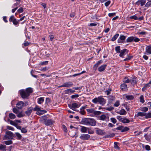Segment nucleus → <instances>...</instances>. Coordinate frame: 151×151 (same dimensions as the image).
<instances>
[{"label": "nucleus", "instance_id": "f257e3e1", "mask_svg": "<svg viewBox=\"0 0 151 151\" xmlns=\"http://www.w3.org/2000/svg\"><path fill=\"white\" fill-rule=\"evenodd\" d=\"M33 92L32 89L31 88H27L25 90L22 89L20 91V95L23 99H27L30 94Z\"/></svg>", "mask_w": 151, "mask_h": 151}, {"label": "nucleus", "instance_id": "f03ea898", "mask_svg": "<svg viewBox=\"0 0 151 151\" xmlns=\"http://www.w3.org/2000/svg\"><path fill=\"white\" fill-rule=\"evenodd\" d=\"M92 102L94 104L99 103L104 106L106 102V100L103 98L102 96H100L92 99Z\"/></svg>", "mask_w": 151, "mask_h": 151}, {"label": "nucleus", "instance_id": "7ed1b4c3", "mask_svg": "<svg viewBox=\"0 0 151 151\" xmlns=\"http://www.w3.org/2000/svg\"><path fill=\"white\" fill-rule=\"evenodd\" d=\"M40 120L43 122L45 125L47 126L52 125L53 123L52 119H47L46 116H42Z\"/></svg>", "mask_w": 151, "mask_h": 151}, {"label": "nucleus", "instance_id": "20e7f679", "mask_svg": "<svg viewBox=\"0 0 151 151\" xmlns=\"http://www.w3.org/2000/svg\"><path fill=\"white\" fill-rule=\"evenodd\" d=\"M13 133L11 131H8L6 132V134L4 135L3 139H13Z\"/></svg>", "mask_w": 151, "mask_h": 151}, {"label": "nucleus", "instance_id": "39448f33", "mask_svg": "<svg viewBox=\"0 0 151 151\" xmlns=\"http://www.w3.org/2000/svg\"><path fill=\"white\" fill-rule=\"evenodd\" d=\"M140 41V39L136 36H130L128 37L126 39L127 42H138Z\"/></svg>", "mask_w": 151, "mask_h": 151}, {"label": "nucleus", "instance_id": "423d86ee", "mask_svg": "<svg viewBox=\"0 0 151 151\" xmlns=\"http://www.w3.org/2000/svg\"><path fill=\"white\" fill-rule=\"evenodd\" d=\"M116 118L119 122L123 123H128L130 122V120L125 117H122L120 116H117Z\"/></svg>", "mask_w": 151, "mask_h": 151}, {"label": "nucleus", "instance_id": "0eeeda50", "mask_svg": "<svg viewBox=\"0 0 151 151\" xmlns=\"http://www.w3.org/2000/svg\"><path fill=\"white\" fill-rule=\"evenodd\" d=\"M91 137V136L88 134H83L81 135L79 138L82 140H88Z\"/></svg>", "mask_w": 151, "mask_h": 151}, {"label": "nucleus", "instance_id": "6e6552de", "mask_svg": "<svg viewBox=\"0 0 151 151\" xmlns=\"http://www.w3.org/2000/svg\"><path fill=\"white\" fill-rule=\"evenodd\" d=\"M116 129L120 130L122 132H124L128 131L129 129L127 127H124L123 126H121L117 127Z\"/></svg>", "mask_w": 151, "mask_h": 151}, {"label": "nucleus", "instance_id": "1a4fd4ad", "mask_svg": "<svg viewBox=\"0 0 151 151\" xmlns=\"http://www.w3.org/2000/svg\"><path fill=\"white\" fill-rule=\"evenodd\" d=\"M73 84L71 82H68L64 83L63 85L60 86L59 87H66L69 88L73 86Z\"/></svg>", "mask_w": 151, "mask_h": 151}, {"label": "nucleus", "instance_id": "9d476101", "mask_svg": "<svg viewBox=\"0 0 151 151\" xmlns=\"http://www.w3.org/2000/svg\"><path fill=\"white\" fill-rule=\"evenodd\" d=\"M69 107L73 110H75L76 108H78L80 106V105L78 104V103H73L71 105H69Z\"/></svg>", "mask_w": 151, "mask_h": 151}, {"label": "nucleus", "instance_id": "9b49d317", "mask_svg": "<svg viewBox=\"0 0 151 151\" xmlns=\"http://www.w3.org/2000/svg\"><path fill=\"white\" fill-rule=\"evenodd\" d=\"M88 125L94 126L96 124V121L93 118H89Z\"/></svg>", "mask_w": 151, "mask_h": 151}, {"label": "nucleus", "instance_id": "f8f14e48", "mask_svg": "<svg viewBox=\"0 0 151 151\" xmlns=\"http://www.w3.org/2000/svg\"><path fill=\"white\" fill-rule=\"evenodd\" d=\"M89 118H84L82 119L81 121V123L83 124L88 126V123Z\"/></svg>", "mask_w": 151, "mask_h": 151}, {"label": "nucleus", "instance_id": "ddd939ff", "mask_svg": "<svg viewBox=\"0 0 151 151\" xmlns=\"http://www.w3.org/2000/svg\"><path fill=\"white\" fill-rule=\"evenodd\" d=\"M126 37L124 35H120L119 38L118 40V42H123L125 40Z\"/></svg>", "mask_w": 151, "mask_h": 151}, {"label": "nucleus", "instance_id": "4468645a", "mask_svg": "<svg viewBox=\"0 0 151 151\" xmlns=\"http://www.w3.org/2000/svg\"><path fill=\"white\" fill-rule=\"evenodd\" d=\"M80 127H81L80 130L82 133L87 132L88 127L82 126H80Z\"/></svg>", "mask_w": 151, "mask_h": 151}, {"label": "nucleus", "instance_id": "2eb2a0df", "mask_svg": "<svg viewBox=\"0 0 151 151\" xmlns=\"http://www.w3.org/2000/svg\"><path fill=\"white\" fill-rule=\"evenodd\" d=\"M16 105L17 108L21 109L24 106V103L22 101H20L18 102Z\"/></svg>", "mask_w": 151, "mask_h": 151}, {"label": "nucleus", "instance_id": "dca6fc26", "mask_svg": "<svg viewBox=\"0 0 151 151\" xmlns=\"http://www.w3.org/2000/svg\"><path fill=\"white\" fill-rule=\"evenodd\" d=\"M106 67V65L105 64L100 66L98 68V70L99 72H102L104 70Z\"/></svg>", "mask_w": 151, "mask_h": 151}, {"label": "nucleus", "instance_id": "f3484780", "mask_svg": "<svg viewBox=\"0 0 151 151\" xmlns=\"http://www.w3.org/2000/svg\"><path fill=\"white\" fill-rule=\"evenodd\" d=\"M33 110V108L31 107L29 108L27 110L25 111L26 114L28 116H29L32 113Z\"/></svg>", "mask_w": 151, "mask_h": 151}, {"label": "nucleus", "instance_id": "a211bd4d", "mask_svg": "<svg viewBox=\"0 0 151 151\" xmlns=\"http://www.w3.org/2000/svg\"><path fill=\"white\" fill-rule=\"evenodd\" d=\"M127 50L126 49H124L121 50L119 52L120 53V54L119 56L121 57H123V56L124 55H125V53L126 51Z\"/></svg>", "mask_w": 151, "mask_h": 151}, {"label": "nucleus", "instance_id": "6ab92c4d", "mask_svg": "<svg viewBox=\"0 0 151 151\" xmlns=\"http://www.w3.org/2000/svg\"><path fill=\"white\" fill-rule=\"evenodd\" d=\"M117 113L120 115H125L127 114V112L124 109H122L120 111L117 112Z\"/></svg>", "mask_w": 151, "mask_h": 151}, {"label": "nucleus", "instance_id": "aec40b11", "mask_svg": "<svg viewBox=\"0 0 151 151\" xmlns=\"http://www.w3.org/2000/svg\"><path fill=\"white\" fill-rule=\"evenodd\" d=\"M75 90H72L71 89H68L65 91V93L67 94H71L72 93H73L75 92Z\"/></svg>", "mask_w": 151, "mask_h": 151}, {"label": "nucleus", "instance_id": "412c9836", "mask_svg": "<svg viewBox=\"0 0 151 151\" xmlns=\"http://www.w3.org/2000/svg\"><path fill=\"white\" fill-rule=\"evenodd\" d=\"M145 115L146 113L145 112H139L135 115V116L137 117H138L139 116L142 117L145 116Z\"/></svg>", "mask_w": 151, "mask_h": 151}, {"label": "nucleus", "instance_id": "4be33fe9", "mask_svg": "<svg viewBox=\"0 0 151 151\" xmlns=\"http://www.w3.org/2000/svg\"><path fill=\"white\" fill-rule=\"evenodd\" d=\"M149 87H151V85L148 83L146 84L145 86L142 88V90L143 91H145L147 88Z\"/></svg>", "mask_w": 151, "mask_h": 151}, {"label": "nucleus", "instance_id": "5701e85b", "mask_svg": "<svg viewBox=\"0 0 151 151\" xmlns=\"http://www.w3.org/2000/svg\"><path fill=\"white\" fill-rule=\"evenodd\" d=\"M146 52L149 54H151V46H148L146 48Z\"/></svg>", "mask_w": 151, "mask_h": 151}, {"label": "nucleus", "instance_id": "b1692460", "mask_svg": "<svg viewBox=\"0 0 151 151\" xmlns=\"http://www.w3.org/2000/svg\"><path fill=\"white\" fill-rule=\"evenodd\" d=\"M44 100V97H40L37 99V103L39 104H41L43 102Z\"/></svg>", "mask_w": 151, "mask_h": 151}, {"label": "nucleus", "instance_id": "393cba45", "mask_svg": "<svg viewBox=\"0 0 151 151\" xmlns=\"http://www.w3.org/2000/svg\"><path fill=\"white\" fill-rule=\"evenodd\" d=\"M46 111L45 110H41V109L36 112V114L38 115H40L46 113Z\"/></svg>", "mask_w": 151, "mask_h": 151}, {"label": "nucleus", "instance_id": "a878e982", "mask_svg": "<svg viewBox=\"0 0 151 151\" xmlns=\"http://www.w3.org/2000/svg\"><path fill=\"white\" fill-rule=\"evenodd\" d=\"M136 79L137 78H132V79L131 80L130 82L132 85H134L136 84L137 83Z\"/></svg>", "mask_w": 151, "mask_h": 151}, {"label": "nucleus", "instance_id": "bb28decb", "mask_svg": "<svg viewBox=\"0 0 151 151\" xmlns=\"http://www.w3.org/2000/svg\"><path fill=\"white\" fill-rule=\"evenodd\" d=\"M138 1L140 3L141 6H143L145 4L146 1V0H139Z\"/></svg>", "mask_w": 151, "mask_h": 151}, {"label": "nucleus", "instance_id": "cd10ccee", "mask_svg": "<svg viewBox=\"0 0 151 151\" xmlns=\"http://www.w3.org/2000/svg\"><path fill=\"white\" fill-rule=\"evenodd\" d=\"M9 117L12 119H14L16 117L15 115L12 113L9 114Z\"/></svg>", "mask_w": 151, "mask_h": 151}, {"label": "nucleus", "instance_id": "c85d7f7f", "mask_svg": "<svg viewBox=\"0 0 151 151\" xmlns=\"http://www.w3.org/2000/svg\"><path fill=\"white\" fill-rule=\"evenodd\" d=\"M88 133L89 134H92L94 133L92 129V128H88Z\"/></svg>", "mask_w": 151, "mask_h": 151}, {"label": "nucleus", "instance_id": "c756f323", "mask_svg": "<svg viewBox=\"0 0 151 151\" xmlns=\"http://www.w3.org/2000/svg\"><path fill=\"white\" fill-rule=\"evenodd\" d=\"M16 137H17V139L20 140L21 139L22 136V135L18 132H16L15 133Z\"/></svg>", "mask_w": 151, "mask_h": 151}, {"label": "nucleus", "instance_id": "7c9ffc66", "mask_svg": "<svg viewBox=\"0 0 151 151\" xmlns=\"http://www.w3.org/2000/svg\"><path fill=\"white\" fill-rule=\"evenodd\" d=\"M119 36V34H117L115 35L112 38L111 40L112 41L115 40Z\"/></svg>", "mask_w": 151, "mask_h": 151}, {"label": "nucleus", "instance_id": "2f4dec72", "mask_svg": "<svg viewBox=\"0 0 151 151\" xmlns=\"http://www.w3.org/2000/svg\"><path fill=\"white\" fill-rule=\"evenodd\" d=\"M121 88L122 90H125L127 88V85L125 83H123L121 86Z\"/></svg>", "mask_w": 151, "mask_h": 151}, {"label": "nucleus", "instance_id": "473e14b6", "mask_svg": "<svg viewBox=\"0 0 151 151\" xmlns=\"http://www.w3.org/2000/svg\"><path fill=\"white\" fill-rule=\"evenodd\" d=\"M106 116L105 115H101L99 119L100 120H105V119H106Z\"/></svg>", "mask_w": 151, "mask_h": 151}, {"label": "nucleus", "instance_id": "72a5a7b5", "mask_svg": "<svg viewBox=\"0 0 151 151\" xmlns=\"http://www.w3.org/2000/svg\"><path fill=\"white\" fill-rule=\"evenodd\" d=\"M6 148L5 145H3L1 144L0 145V150H4L5 151H6Z\"/></svg>", "mask_w": 151, "mask_h": 151}, {"label": "nucleus", "instance_id": "f704fd0d", "mask_svg": "<svg viewBox=\"0 0 151 151\" xmlns=\"http://www.w3.org/2000/svg\"><path fill=\"white\" fill-rule=\"evenodd\" d=\"M86 111L88 113H93L94 112V109L92 108L87 109Z\"/></svg>", "mask_w": 151, "mask_h": 151}, {"label": "nucleus", "instance_id": "c9c22d12", "mask_svg": "<svg viewBox=\"0 0 151 151\" xmlns=\"http://www.w3.org/2000/svg\"><path fill=\"white\" fill-rule=\"evenodd\" d=\"M151 5V0H148V1L145 5V7H148Z\"/></svg>", "mask_w": 151, "mask_h": 151}, {"label": "nucleus", "instance_id": "e433bc0d", "mask_svg": "<svg viewBox=\"0 0 151 151\" xmlns=\"http://www.w3.org/2000/svg\"><path fill=\"white\" fill-rule=\"evenodd\" d=\"M16 19L14 15H12L11 16L9 19V22H12L14 20V19Z\"/></svg>", "mask_w": 151, "mask_h": 151}, {"label": "nucleus", "instance_id": "4c0bfd02", "mask_svg": "<svg viewBox=\"0 0 151 151\" xmlns=\"http://www.w3.org/2000/svg\"><path fill=\"white\" fill-rule=\"evenodd\" d=\"M96 133L99 134H101L103 133V131L100 129H97L96 130Z\"/></svg>", "mask_w": 151, "mask_h": 151}, {"label": "nucleus", "instance_id": "58836bf2", "mask_svg": "<svg viewBox=\"0 0 151 151\" xmlns=\"http://www.w3.org/2000/svg\"><path fill=\"white\" fill-rule=\"evenodd\" d=\"M19 21L18 20H17L16 19H15L12 22L13 24L14 25H17L19 24Z\"/></svg>", "mask_w": 151, "mask_h": 151}, {"label": "nucleus", "instance_id": "ea45409f", "mask_svg": "<svg viewBox=\"0 0 151 151\" xmlns=\"http://www.w3.org/2000/svg\"><path fill=\"white\" fill-rule=\"evenodd\" d=\"M139 99L140 102L142 103H143L145 102V100L143 96H141L139 97Z\"/></svg>", "mask_w": 151, "mask_h": 151}, {"label": "nucleus", "instance_id": "a19ab883", "mask_svg": "<svg viewBox=\"0 0 151 151\" xmlns=\"http://www.w3.org/2000/svg\"><path fill=\"white\" fill-rule=\"evenodd\" d=\"M41 108L37 105H36L35 107L33 109L34 111H38L39 110H40Z\"/></svg>", "mask_w": 151, "mask_h": 151}, {"label": "nucleus", "instance_id": "79ce46f5", "mask_svg": "<svg viewBox=\"0 0 151 151\" xmlns=\"http://www.w3.org/2000/svg\"><path fill=\"white\" fill-rule=\"evenodd\" d=\"M133 58L132 56H128L124 60V61H126L130 60Z\"/></svg>", "mask_w": 151, "mask_h": 151}, {"label": "nucleus", "instance_id": "37998d69", "mask_svg": "<svg viewBox=\"0 0 151 151\" xmlns=\"http://www.w3.org/2000/svg\"><path fill=\"white\" fill-rule=\"evenodd\" d=\"M114 147L116 150H119V148L118 145V143L116 142L114 143Z\"/></svg>", "mask_w": 151, "mask_h": 151}, {"label": "nucleus", "instance_id": "c03bdc74", "mask_svg": "<svg viewBox=\"0 0 151 151\" xmlns=\"http://www.w3.org/2000/svg\"><path fill=\"white\" fill-rule=\"evenodd\" d=\"M21 132L22 133H26L27 132V130L26 128H22L21 130Z\"/></svg>", "mask_w": 151, "mask_h": 151}, {"label": "nucleus", "instance_id": "a18cd8bd", "mask_svg": "<svg viewBox=\"0 0 151 151\" xmlns=\"http://www.w3.org/2000/svg\"><path fill=\"white\" fill-rule=\"evenodd\" d=\"M4 142L6 145H9L11 144L12 143V140H8L5 141Z\"/></svg>", "mask_w": 151, "mask_h": 151}, {"label": "nucleus", "instance_id": "49530a36", "mask_svg": "<svg viewBox=\"0 0 151 151\" xmlns=\"http://www.w3.org/2000/svg\"><path fill=\"white\" fill-rule=\"evenodd\" d=\"M115 50L116 53H119L121 51V50H120V46H118L116 47H115Z\"/></svg>", "mask_w": 151, "mask_h": 151}, {"label": "nucleus", "instance_id": "de8ad7c7", "mask_svg": "<svg viewBox=\"0 0 151 151\" xmlns=\"http://www.w3.org/2000/svg\"><path fill=\"white\" fill-rule=\"evenodd\" d=\"M120 105V101H117L114 104V106L115 107H118Z\"/></svg>", "mask_w": 151, "mask_h": 151}, {"label": "nucleus", "instance_id": "09e8293b", "mask_svg": "<svg viewBox=\"0 0 151 151\" xmlns=\"http://www.w3.org/2000/svg\"><path fill=\"white\" fill-rule=\"evenodd\" d=\"M145 116L146 119L150 118H151V113H148L147 114H146V115Z\"/></svg>", "mask_w": 151, "mask_h": 151}, {"label": "nucleus", "instance_id": "8fccbe9b", "mask_svg": "<svg viewBox=\"0 0 151 151\" xmlns=\"http://www.w3.org/2000/svg\"><path fill=\"white\" fill-rule=\"evenodd\" d=\"M124 82L125 83H129L130 82L129 79L127 77H125L124 79Z\"/></svg>", "mask_w": 151, "mask_h": 151}, {"label": "nucleus", "instance_id": "3c124183", "mask_svg": "<svg viewBox=\"0 0 151 151\" xmlns=\"http://www.w3.org/2000/svg\"><path fill=\"white\" fill-rule=\"evenodd\" d=\"M126 98L128 100H132L134 98V97L132 96H126Z\"/></svg>", "mask_w": 151, "mask_h": 151}, {"label": "nucleus", "instance_id": "603ef678", "mask_svg": "<svg viewBox=\"0 0 151 151\" xmlns=\"http://www.w3.org/2000/svg\"><path fill=\"white\" fill-rule=\"evenodd\" d=\"M140 110L144 112H146L148 111V108L146 107H144L141 108Z\"/></svg>", "mask_w": 151, "mask_h": 151}, {"label": "nucleus", "instance_id": "864d4df0", "mask_svg": "<svg viewBox=\"0 0 151 151\" xmlns=\"http://www.w3.org/2000/svg\"><path fill=\"white\" fill-rule=\"evenodd\" d=\"M130 18L132 19H133L135 20H138V18L135 15L132 16L130 17Z\"/></svg>", "mask_w": 151, "mask_h": 151}, {"label": "nucleus", "instance_id": "5fc2aeb1", "mask_svg": "<svg viewBox=\"0 0 151 151\" xmlns=\"http://www.w3.org/2000/svg\"><path fill=\"white\" fill-rule=\"evenodd\" d=\"M111 122L114 124H115L116 122V119L114 118H111Z\"/></svg>", "mask_w": 151, "mask_h": 151}, {"label": "nucleus", "instance_id": "6e6d98bb", "mask_svg": "<svg viewBox=\"0 0 151 151\" xmlns=\"http://www.w3.org/2000/svg\"><path fill=\"white\" fill-rule=\"evenodd\" d=\"M62 128L63 130V131H64L65 132H67V129L66 127L63 124L62 125Z\"/></svg>", "mask_w": 151, "mask_h": 151}, {"label": "nucleus", "instance_id": "4d7b16f0", "mask_svg": "<svg viewBox=\"0 0 151 151\" xmlns=\"http://www.w3.org/2000/svg\"><path fill=\"white\" fill-rule=\"evenodd\" d=\"M6 128L8 129L11 130H12V131L14 130V128L13 127H12L10 126H6Z\"/></svg>", "mask_w": 151, "mask_h": 151}, {"label": "nucleus", "instance_id": "13d9d810", "mask_svg": "<svg viewBox=\"0 0 151 151\" xmlns=\"http://www.w3.org/2000/svg\"><path fill=\"white\" fill-rule=\"evenodd\" d=\"M111 3V1L109 0L108 1L105 3V5L106 6H108Z\"/></svg>", "mask_w": 151, "mask_h": 151}, {"label": "nucleus", "instance_id": "bf43d9fd", "mask_svg": "<svg viewBox=\"0 0 151 151\" xmlns=\"http://www.w3.org/2000/svg\"><path fill=\"white\" fill-rule=\"evenodd\" d=\"M48 63V61H44L41 62L40 63V64L41 65H43L47 64Z\"/></svg>", "mask_w": 151, "mask_h": 151}, {"label": "nucleus", "instance_id": "052dcab7", "mask_svg": "<svg viewBox=\"0 0 151 151\" xmlns=\"http://www.w3.org/2000/svg\"><path fill=\"white\" fill-rule=\"evenodd\" d=\"M79 96V95L78 94H75L72 95L71 96V98L72 99H74L75 98H78Z\"/></svg>", "mask_w": 151, "mask_h": 151}, {"label": "nucleus", "instance_id": "680f3d73", "mask_svg": "<svg viewBox=\"0 0 151 151\" xmlns=\"http://www.w3.org/2000/svg\"><path fill=\"white\" fill-rule=\"evenodd\" d=\"M13 111L14 113L15 114H18L19 112L18 110L16 108L13 109Z\"/></svg>", "mask_w": 151, "mask_h": 151}, {"label": "nucleus", "instance_id": "e2e57ef3", "mask_svg": "<svg viewBox=\"0 0 151 151\" xmlns=\"http://www.w3.org/2000/svg\"><path fill=\"white\" fill-rule=\"evenodd\" d=\"M116 14L115 13H110L108 14V16L109 17H112L114 16Z\"/></svg>", "mask_w": 151, "mask_h": 151}, {"label": "nucleus", "instance_id": "0e129e2a", "mask_svg": "<svg viewBox=\"0 0 151 151\" xmlns=\"http://www.w3.org/2000/svg\"><path fill=\"white\" fill-rule=\"evenodd\" d=\"M23 8L22 7H21L17 10V12L18 13H22L23 12Z\"/></svg>", "mask_w": 151, "mask_h": 151}, {"label": "nucleus", "instance_id": "69168bd1", "mask_svg": "<svg viewBox=\"0 0 151 151\" xmlns=\"http://www.w3.org/2000/svg\"><path fill=\"white\" fill-rule=\"evenodd\" d=\"M114 108L113 107H109L106 108V109L108 111H111L114 109Z\"/></svg>", "mask_w": 151, "mask_h": 151}, {"label": "nucleus", "instance_id": "338daca9", "mask_svg": "<svg viewBox=\"0 0 151 151\" xmlns=\"http://www.w3.org/2000/svg\"><path fill=\"white\" fill-rule=\"evenodd\" d=\"M97 25V24L95 23H91L88 25V26L91 27L95 26Z\"/></svg>", "mask_w": 151, "mask_h": 151}, {"label": "nucleus", "instance_id": "774afa93", "mask_svg": "<svg viewBox=\"0 0 151 151\" xmlns=\"http://www.w3.org/2000/svg\"><path fill=\"white\" fill-rule=\"evenodd\" d=\"M99 65L97 63L95 64L93 66V68L95 70H96L97 68L98 67Z\"/></svg>", "mask_w": 151, "mask_h": 151}]
</instances>
